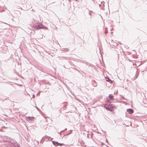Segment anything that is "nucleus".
I'll return each mask as SVG.
<instances>
[{
	"label": "nucleus",
	"mask_w": 147,
	"mask_h": 147,
	"mask_svg": "<svg viewBox=\"0 0 147 147\" xmlns=\"http://www.w3.org/2000/svg\"><path fill=\"white\" fill-rule=\"evenodd\" d=\"M32 28L35 30H37L41 28H45L47 29L46 27H45L41 23H37V21H36L35 24H34L32 26Z\"/></svg>",
	"instance_id": "f257e3e1"
},
{
	"label": "nucleus",
	"mask_w": 147,
	"mask_h": 147,
	"mask_svg": "<svg viewBox=\"0 0 147 147\" xmlns=\"http://www.w3.org/2000/svg\"><path fill=\"white\" fill-rule=\"evenodd\" d=\"M105 108L109 111H111L113 108L112 105L110 104H107L105 105Z\"/></svg>",
	"instance_id": "f03ea898"
},
{
	"label": "nucleus",
	"mask_w": 147,
	"mask_h": 147,
	"mask_svg": "<svg viewBox=\"0 0 147 147\" xmlns=\"http://www.w3.org/2000/svg\"><path fill=\"white\" fill-rule=\"evenodd\" d=\"M52 142L53 144L56 146H61L63 145H65L63 143H59L58 142H55V141H52Z\"/></svg>",
	"instance_id": "7ed1b4c3"
},
{
	"label": "nucleus",
	"mask_w": 147,
	"mask_h": 147,
	"mask_svg": "<svg viewBox=\"0 0 147 147\" xmlns=\"http://www.w3.org/2000/svg\"><path fill=\"white\" fill-rule=\"evenodd\" d=\"M10 138L9 137L7 136H5L3 138V140L5 142L7 141L9 142V141L10 140Z\"/></svg>",
	"instance_id": "20e7f679"
},
{
	"label": "nucleus",
	"mask_w": 147,
	"mask_h": 147,
	"mask_svg": "<svg viewBox=\"0 0 147 147\" xmlns=\"http://www.w3.org/2000/svg\"><path fill=\"white\" fill-rule=\"evenodd\" d=\"M100 7L103 10L104 9V2H101V4L99 5Z\"/></svg>",
	"instance_id": "39448f33"
},
{
	"label": "nucleus",
	"mask_w": 147,
	"mask_h": 147,
	"mask_svg": "<svg viewBox=\"0 0 147 147\" xmlns=\"http://www.w3.org/2000/svg\"><path fill=\"white\" fill-rule=\"evenodd\" d=\"M127 111L129 113V114H132L134 113V110L131 109H127Z\"/></svg>",
	"instance_id": "423d86ee"
},
{
	"label": "nucleus",
	"mask_w": 147,
	"mask_h": 147,
	"mask_svg": "<svg viewBox=\"0 0 147 147\" xmlns=\"http://www.w3.org/2000/svg\"><path fill=\"white\" fill-rule=\"evenodd\" d=\"M111 44L112 45L114 46L115 47L117 46V45H118V44L117 43L113 41H112V42H111Z\"/></svg>",
	"instance_id": "0eeeda50"
},
{
	"label": "nucleus",
	"mask_w": 147,
	"mask_h": 147,
	"mask_svg": "<svg viewBox=\"0 0 147 147\" xmlns=\"http://www.w3.org/2000/svg\"><path fill=\"white\" fill-rule=\"evenodd\" d=\"M109 98L111 100H113V96L112 94H110L109 96Z\"/></svg>",
	"instance_id": "6e6552de"
},
{
	"label": "nucleus",
	"mask_w": 147,
	"mask_h": 147,
	"mask_svg": "<svg viewBox=\"0 0 147 147\" xmlns=\"http://www.w3.org/2000/svg\"><path fill=\"white\" fill-rule=\"evenodd\" d=\"M66 129H67L66 128V129H65L64 130L61 131V132H60V133L59 134H60L61 133H62L63 131L64 130H65Z\"/></svg>",
	"instance_id": "1a4fd4ad"
},
{
	"label": "nucleus",
	"mask_w": 147,
	"mask_h": 147,
	"mask_svg": "<svg viewBox=\"0 0 147 147\" xmlns=\"http://www.w3.org/2000/svg\"><path fill=\"white\" fill-rule=\"evenodd\" d=\"M111 81V80H110V79H109V78H107V81Z\"/></svg>",
	"instance_id": "9d476101"
},
{
	"label": "nucleus",
	"mask_w": 147,
	"mask_h": 147,
	"mask_svg": "<svg viewBox=\"0 0 147 147\" xmlns=\"http://www.w3.org/2000/svg\"><path fill=\"white\" fill-rule=\"evenodd\" d=\"M90 12H92V11H89V14L91 16V14Z\"/></svg>",
	"instance_id": "9b49d317"
},
{
	"label": "nucleus",
	"mask_w": 147,
	"mask_h": 147,
	"mask_svg": "<svg viewBox=\"0 0 147 147\" xmlns=\"http://www.w3.org/2000/svg\"><path fill=\"white\" fill-rule=\"evenodd\" d=\"M92 135H93L92 133L91 134V138H92Z\"/></svg>",
	"instance_id": "f8f14e48"
},
{
	"label": "nucleus",
	"mask_w": 147,
	"mask_h": 147,
	"mask_svg": "<svg viewBox=\"0 0 147 147\" xmlns=\"http://www.w3.org/2000/svg\"><path fill=\"white\" fill-rule=\"evenodd\" d=\"M71 132H70V133H69V134H67L66 135H68V134H70L71 133Z\"/></svg>",
	"instance_id": "ddd939ff"
},
{
	"label": "nucleus",
	"mask_w": 147,
	"mask_h": 147,
	"mask_svg": "<svg viewBox=\"0 0 147 147\" xmlns=\"http://www.w3.org/2000/svg\"><path fill=\"white\" fill-rule=\"evenodd\" d=\"M89 134H87V137L88 138V137H89Z\"/></svg>",
	"instance_id": "4468645a"
},
{
	"label": "nucleus",
	"mask_w": 147,
	"mask_h": 147,
	"mask_svg": "<svg viewBox=\"0 0 147 147\" xmlns=\"http://www.w3.org/2000/svg\"><path fill=\"white\" fill-rule=\"evenodd\" d=\"M36 108L38 110H39V109L37 107H36Z\"/></svg>",
	"instance_id": "2eb2a0df"
},
{
	"label": "nucleus",
	"mask_w": 147,
	"mask_h": 147,
	"mask_svg": "<svg viewBox=\"0 0 147 147\" xmlns=\"http://www.w3.org/2000/svg\"><path fill=\"white\" fill-rule=\"evenodd\" d=\"M39 94L38 93V94H37V95H39Z\"/></svg>",
	"instance_id": "dca6fc26"
},
{
	"label": "nucleus",
	"mask_w": 147,
	"mask_h": 147,
	"mask_svg": "<svg viewBox=\"0 0 147 147\" xmlns=\"http://www.w3.org/2000/svg\"><path fill=\"white\" fill-rule=\"evenodd\" d=\"M75 1H78V0H75Z\"/></svg>",
	"instance_id": "f3484780"
}]
</instances>
